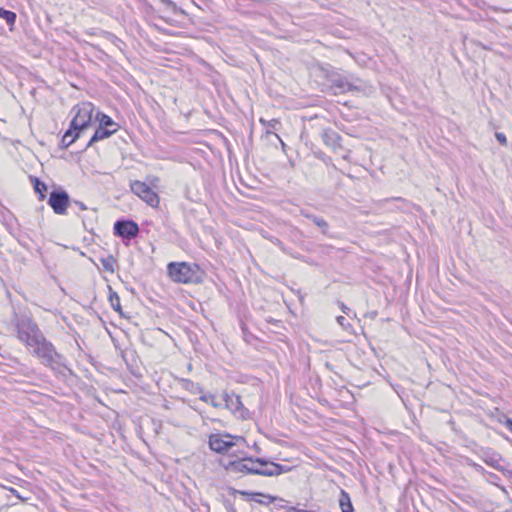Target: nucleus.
I'll list each match as a JSON object with an SVG mask.
<instances>
[{
  "mask_svg": "<svg viewBox=\"0 0 512 512\" xmlns=\"http://www.w3.org/2000/svg\"><path fill=\"white\" fill-rule=\"evenodd\" d=\"M219 465L228 474L239 475H261V476H279L283 473L290 471V467L281 465L279 463L270 461L266 458L243 456L234 460H221Z\"/></svg>",
  "mask_w": 512,
  "mask_h": 512,
  "instance_id": "nucleus-1",
  "label": "nucleus"
},
{
  "mask_svg": "<svg viewBox=\"0 0 512 512\" xmlns=\"http://www.w3.org/2000/svg\"><path fill=\"white\" fill-rule=\"evenodd\" d=\"M28 349H30L32 356L38 358L44 366L54 371H60L62 368L67 369L66 358L56 350L53 343L47 340L45 335Z\"/></svg>",
  "mask_w": 512,
  "mask_h": 512,
  "instance_id": "nucleus-2",
  "label": "nucleus"
},
{
  "mask_svg": "<svg viewBox=\"0 0 512 512\" xmlns=\"http://www.w3.org/2000/svg\"><path fill=\"white\" fill-rule=\"evenodd\" d=\"M167 273L172 281L183 284L202 283L205 275L198 264L188 262H170Z\"/></svg>",
  "mask_w": 512,
  "mask_h": 512,
  "instance_id": "nucleus-3",
  "label": "nucleus"
},
{
  "mask_svg": "<svg viewBox=\"0 0 512 512\" xmlns=\"http://www.w3.org/2000/svg\"><path fill=\"white\" fill-rule=\"evenodd\" d=\"M12 323L16 328L17 338L27 348L44 336L38 324L30 316L19 315L16 311H13Z\"/></svg>",
  "mask_w": 512,
  "mask_h": 512,
  "instance_id": "nucleus-4",
  "label": "nucleus"
},
{
  "mask_svg": "<svg viewBox=\"0 0 512 512\" xmlns=\"http://www.w3.org/2000/svg\"><path fill=\"white\" fill-rule=\"evenodd\" d=\"M326 79L329 83V89L334 95L345 94L351 91L363 92L366 89V84L361 79L353 75L341 74L335 70L328 71Z\"/></svg>",
  "mask_w": 512,
  "mask_h": 512,
  "instance_id": "nucleus-5",
  "label": "nucleus"
},
{
  "mask_svg": "<svg viewBox=\"0 0 512 512\" xmlns=\"http://www.w3.org/2000/svg\"><path fill=\"white\" fill-rule=\"evenodd\" d=\"M245 441L241 436H233L228 433H215L209 436V448L218 454L228 453L238 442Z\"/></svg>",
  "mask_w": 512,
  "mask_h": 512,
  "instance_id": "nucleus-6",
  "label": "nucleus"
},
{
  "mask_svg": "<svg viewBox=\"0 0 512 512\" xmlns=\"http://www.w3.org/2000/svg\"><path fill=\"white\" fill-rule=\"evenodd\" d=\"M479 457L486 465L501 472L505 477L512 478L510 464L498 452L490 448H482L479 452Z\"/></svg>",
  "mask_w": 512,
  "mask_h": 512,
  "instance_id": "nucleus-7",
  "label": "nucleus"
},
{
  "mask_svg": "<svg viewBox=\"0 0 512 512\" xmlns=\"http://www.w3.org/2000/svg\"><path fill=\"white\" fill-rule=\"evenodd\" d=\"M73 110L76 111V114L70 124L82 133L92 124L94 105L84 102L81 105H76Z\"/></svg>",
  "mask_w": 512,
  "mask_h": 512,
  "instance_id": "nucleus-8",
  "label": "nucleus"
},
{
  "mask_svg": "<svg viewBox=\"0 0 512 512\" xmlns=\"http://www.w3.org/2000/svg\"><path fill=\"white\" fill-rule=\"evenodd\" d=\"M140 232L138 224L134 220L119 219L114 223L113 233L123 241L135 239Z\"/></svg>",
  "mask_w": 512,
  "mask_h": 512,
  "instance_id": "nucleus-9",
  "label": "nucleus"
},
{
  "mask_svg": "<svg viewBox=\"0 0 512 512\" xmlns=\"http://www.w3.org/2000/svg\"><path fill=\"white\" fill-rule=\"evenodd\" d=\"M131 191L140 197L151 207H157L159 205V196L155 193L145 182L133 181L130 184Z\"/></svg>",
  "mask_w": 512,
  "mask_h": 512,
  "instance_id": "nucleus-10",
  "label": "nucleus"
},
{
  "mask_svg": "<svg viewBox=\"0 0 512 512\" xmlns=\"http://www.w3.org/2000/svg\"><path fill=\"white\" fill-rule=\"evenodd\" d=\"M70 203V197L65 190L54 189L48 198V205L56 214L62 215L66 213Z\"/></svg>",
  "mask_w": 512,
  "mask_h": 512,
  "instance_id": "nucleus-11",
  "label": "nucleus"
},
{
  "mask_svg": "<svg viewBox=\"0 0 512 512\" xmlns=\"http://www.w3.org/2000/svg\"><path fill=\"white\" fill-rule=\"evenodd\" d=\"M320 135L324 144L330 149H332L334 152L343 148L341 143L342 137L334 129H323Z\"/></svg>",
  "mask_w": 512,
  "mask_h": 512,
  "instance_id": "nucleus-12",
  "label": "nucleus"
},
{
  "mask_svg": "<svg viewBox=\"0 0 512 512\" xmlns=\"http://www.w3.org/2000/svg\"><path fill=\"white\" fill-rule=\"evenodd\" d=\"M300 215H302L306 219L311 220L317 227H319L321 229L323 234H327L328 233L329 224H328V222L324 218H322L320 216H317V215L309 212L306 209H301L300 210Z\"/></svg>",
  "mask_w": 512,
  "mask_h": 512,
  "instance_id": "nucleus-13",
  "label": "nucleus"
},
{
  "mask_svg": "<svg viewBox=\"0 0 512 512\" xmlns=\"http://www.w3.org/2000/svg\"><path fill=\"white\" fill-rule=\"evenodd\" d=\"M116 132H117V128L107 129V128H104V127H101L98 125L94 134L88 141L86 148H88L89 146H91L92 144H94L100 140L109 138L111 135L115 134Z\"/></svg>",
  "mask_w": 512,
  "mask_h": 512,
  "instance_id": "nucleus-14",
  "label": "nucleus"
},
{
  "mask_svg": "<svg viewBox=\"0 0 512 512\" xmlns=\"http://www.w3.org/2000/svg\"><path fill=\"white\" fill-rule=\"evenodd\" d=\"M81 135V132L78 131L75 127H73L71 124L69 125V128L65 131L64 135L61 139V144L63 148L69 147L71 144H73Z\"/></svg>",
  "mask_w": 512,
  "mask_h": 512,
  "instance_id": "nucleus-15",
  "label": "nucleus"
},
{
  "mask_svg": "<svg viewBox=\"0 0 512 512\" xmlns=\"http://www.w3.org/2000/svg\"><path fill=\"white\" fill-rule=\"evenodd\" d=\"M223 400L225 402V406L232 412H236L237 410L243 407L240 396L234 393H224Z\"/></svg>",
  "mask_w": 512,
  "mask_h": 512,
  "instance_id": "nucleus-16",
  "label": "nucleus"
},
{
  "mask_svg": "<svg viewBox=\"0 0 512 512\" xmlns=\"http://www.w3.org/2000/svg\"><path fill=\"white\" fill-rule=\"evenodd\" d=\"M95 120L99 123V126L112 129V128H119V125L114 122V120L107 114L97 111L95 115Z\"/></svg>",
  "mask_w": 512,
  "mask_h": 512,
  "instance_id": "nucleus-17",
  "label": "nucleus"
},
{
  "mask_svg": "<svg viewBox=\"0 0 512 512\" xmlns=\"http://www.w3.org/2000/svg\"><path fill=\"white\" fill-rule=\"evenodd\" d=\"M108 301L113 308L114 311L118 312L121 316H123V310L120 304V297L115 292L111 286L108 285Z\"/></svg>",
  "mask_w": 512,
  "mask_h": 512,
  "instance_id": "nucleus-18",
  "label": "nucleus"
},
{
  "mask_svg": "<svg viewBox=\"0 0 512 512\" xmlns=\"http://www.w3.org/2000/svg\"><path fill=\"white\" fill-rule=\"evenodd\" d=\"M265 499H267V505L273 504V507L271 508L272 512H279L282 509H288L285 505V500L272 495L265 496Z\"/></svg>",
  "mask_w": 512,
  "mask_h": 512,
  "instance_id": "nucleus-19",
  "label": "nucleus"
},
{
  "mask_svg": "<svg viewBox=\"0 0 512 512\" xmlns=\"http://www.w3.org/2000/svg\"><path fill=\"white\" fill-rule=\"evenodd\" d=\"M339 505L342 512H354L350 496L345 490H341Z\"/></svg>",
  "mask_w": 512,
  "mask_h": 512,
  "instance_id": "nucleus-20",
  "label": "nucleus"
},
{
  "mask_svg": "<svg viewBox=\"0 0 512 512\" xmlns=\"http://www.w3.org/2000/svg\"><path fill=\"white\" fill-rule=\"evenodd\" d=\"M0 18L5 20V22L10 26V30H13V26L15 25L17 19L15 12L0 7Z\"/></svg>",
  "mask_w": 512,
  "mask_h": 512,
  "instance_id": "nucleus-21",
  "label": "nucleus"
},
{
  "mask_svg": "<svg viewBox=\"0 0 512 512\" xmlns=\"http://www.w3.org/2000/svg\"><path fill=\"white\" fill-rule=\"evenodd\" d=\"M234 492L239 493L242 496L250 497L251 500L258 502L262 505H267V502H263V500L258 499V497L265 498V496H267L268 494H265L262 492H249V491H237V490H234Z\"/></svg>",
  "mask_w": 512,
  "mask_h": 512,
  "instance_id": "nucleus-22",
  "label": "nucleus"
},
{
  "mask_svg": "<svg viewBox=\"0 0 512 512\" xmlns=\"http://www.w3.org/2000/svg\"><path fill=\"white\" fill-rule=\"evenodd\" d=\"M33 186L35 192L39 195V198L43 200L46 197L45 192L47 191V185L35 177L33 178Z\"/></svg>",
  "mask_w": 512,
  "mask_h": 512,
  "instance_id": "nucleus-23",
  "label": "nucleus"
},
{
  "mask_svg": "<svg viewBox=\"0 0 512 512\" xmlns=\"http://www.w3.org/2000/svg\"><path fill=\"white\" fill-rule=\"evenodd\" d=\"M160 3L166 6V9L173 14H185V11L179 8L175 2L171 0H158Z\"/></svg>",
  "mask_w": 512,
  "mask_h": 512,
  "instance_id": "nucleus-24",
  "label": "nucleus"
},
{
  "mask_svg": "<svg viewBox=\"0 0 512 512\" xmlns=\"http://www.w3.org/2000/svg\"><path fill=\"white\" fill-rule=\"evenodd\" d=\"M160 3L166 6V9L173 14H185V11L179 8L175 2L171 0H158Z\"/></svg>",
  "mask_w": 512,
  "mask_h": 512,
  "instance_id": "nucleus-25",
  "label": "nucleus"
},
{
  "mask_svg": "<svg viewBox=\"0 0 512 512\" xmlns=\"http://www.w3.org/2000/svg\"><path fill=\"white\" fill-rule=\"evenodd\" d=\"M261 123L267 128V134H275L273 131L278 130L280 126V122L276 119H272L269 121H265L264 119H260Z\"/></svg>",
  "mask_w": 512,
  "mask_h": 512,
  "instance_id": "nucleus-26",
  "label": "nucleus"
},
{
  "mask_svg": "<svg viewBox=\"0 0 512 512\" xmlns=\"http://www.w3.org/2000/svg\"><path fill=\"white\" fill-rule=\"evenodd\" d=\"M116 260L115 258L110 255L108 256L107 258H102L101 259V264L103 266V269L107 272H111L113 273L114 272V264H115Z\"/></svg>",
  "mask_w": 512,
  "mask_h": 512,
  "instance_id": "nucleus-27",
  "label": "nucleus"
},
{
  "mask_svg": "<svg viewBox=\"0 0 512 512\" xmlns=\"http://www.w3.org/2000/svg\"><path fill=\"white\" fill-rule=\"evenodd\" d=\"M466 462H467V465L472 467L476 472L481 473V474L487 473V471L485 470V468L483 466L474 462L473 460L467 459Z\"/></svg>",
  "mask_w": 512,
  "mask_h": 512,
  "instance_id": "nucleus-28",
  "label": "nucleus"
},
{
  "mask_svg": "<svg viewBox=\"0 0 512 512\" xmlns=\"http://www.w3.org/2000/svg\"><path fill=\"white\" fill-rule=\"evenodd\" d=\"M200 400H201V401H204V402H209V403H211V405H212L213 407H216V408L221 406V403H218V402L215 400V396H213V395H211V394L201 396V397H200Z\"/></svg>",
  "mask_w": 512,
  "mask_h": 512,
  "instance_id": "nucleus-29",
  "label": "nucleus"
},
{
  "mask_svg": "<svg viewBox=\"0 0 512 512\" xmlns=\"http://www.w3.org/2000/svg\"><path fill=\"white\" fill-rule=\"evenodd\" d=\"M271 242L274 243L275 245H277L282 252L288 253V248L278 238L271 239Z\"/></svg>",
  "mask_w": 512,
  "mask_h": 512,
  "instance_id": "nucleus-30",
  "label": "nucleus"
},
{
  "mask_svg": "<svg viewBox=\"0 0 512 512\" xmlns=\"http://www.w3.org/2000/svg\"><path fill=\"white\" fill-rule=\"evenodd\" d=\"M495 137L497 139V141L503 145V146H506L507 145V138L505 136L504 133H501V132H496L495 133Z\"/></svg>",
  "mask_w": 512,
  "mask_h": 512,
  "instance_id": "nucleus-31",
  "label": "nucleus"
},
{
  "mask_svg": "<svg viewBox=\"0 0 512 512\" xmlns=\"http://www.w3.org/2000/svg\"><path fill=\"white\" fill-rule=\"evenodd\" d=\"M336 320L338 324L346 330L351 327L344 316H338Z\"/></svg>",
  "mask_w": 512,
  "mask_h": 512,
  "instance_id": "nucleus-32",
  "label": "nucleus"
},
{
  "mask_svg": "<svg viewBox=\"0 0 512 512\" xmlns=\"http://www.w3.org/2000/svg\"><path fill=\"white\" fill-rule=\"evenodd\" d=\"M286 512H312L305 509H298L296 507H289Z\"/></svg>",
  "mask_w": 512,
  "mask_h": 512,
  "instance_id": "nucleus-33",
  "label": "nucleus"
},
{
  "mask_svg": "<svg viewBox=\"0 0 512 512\" xmlns=\"http://www.w3.org/2000/svg\"><path fill=\"white\" fill-rule=\"evenodd\" d=\"M505 427L512 433V419H510V418L506 419Z\"/></svg>",
  "mask_w": 512,
  "mask_h": 512,
  "instance_id": "nucleus-34",
  "label": "nucleus"
},
{
  "mask_svg": "<svg viewBox=\"0 0 512 512\" xmlns=\"http://www.w3.org/2000/svg\"><path fill=\"white\" fill-rule=\"evenodd\" d=\"M287 254H288V255H290L291 257L295 258V259H300V260H302V259H303V257H302L300 254L292 253V252L290 251V249H288V253H287Z\"/></svg>",
  "mask_w": 512,
  "mask_h": 512,
  "instance_id": "nucleus-35",
  "label": "nucleus"
},
{
  "mask_svg": "<svg viewBox=\"0 0 512 512\" xmlns=\"http://www.w3.org/2000/svg\"><path fill=\"white\" fill-rule=\"evenodd\" d=\"M74 203H75L76 205H78V206H79V208H80L81 210H86V209H87L86 205H85L83 202H80V201H74Z\"/></svg>",
  "mask_w": 512,
  "mask_h": 512,
  "instance_id": "nucleus-36",
  "label": "nucleus"
},
{
  "mask_svg": "<svg viewBox=\"0 0 512 512\" xmlns=\"http://www.w3.org/2000/svg\"><path fill=\"white\" fill-rule=\"evenodd\" d=\"M341 310L345 313V314H348V311H349V308L346 307L343 303L341 304Z\"/></svg>",
  "mask_w": 512,
  "mask_h": 512,
  "instance_id": "nucleus-37",
  "label": "nucleus"
},
{
  "mask_svg": "<svg viewBox=\"0 0 512 512\" xmlns=\"http://www.w3.org/2000/svg\"><path fill=\"white\" fill-rule=\"evenodd\" d=\"M477 44H478L480 47H482L483 49H485V50H491V48H490V47H488V46H486V45H484V44H482V43H480V42H478Z\"/></svg>",
  "mask_w": 512,
  "mask_h": 512,
  "instance_id": "nucleus-38",
  "label": "nucleus"
},
{
  "mask_svg": "<svg viewBox=\"0 0 512 512\" xmlns=\"http://www.w3.org/2000/svg\"><path fill=\"white\" fill-rule=\"evenodd\" d=\"M275 136L277 137V139L280 141L282 147H285V143L282 141V139L277 135L275 134Z\"/></svg>",
  "mask_w": 512,
  "mask_h": 512,
  "instance_id": "nucleus-39",
  "label": "nucleus"
},
{
  "mask_svg": "<svg viewBox=\"0 0 512 512\" xmlns=\"http://www.w3.org/2000/svg\"><path fill=\"white\" fill-rule=\"evenodd\" d=\"M228 512H236L232 506L228 509Z\"/></svg>",
  "mask_w": 512,
  "mask_h": 512,
  "instance_id": "nucleus-40",
  "label": "nucleus"
},
{
  "mask_svg": "<svg viewBox=\"0 0 512 512\" xmlns=\"http://www.w3.org/2000/svg\"><path fill=\"white\" fill-rule=\"evenodd\" d=\"M10 491L15 493V494H17V491L15 489H13V488H11Z\"/></svg>",
  "mask_w": 512,
  "mask_h": 512,
  "instance_id": "nucleus-41",
  "label": "nucleus"
}]
</instances>
